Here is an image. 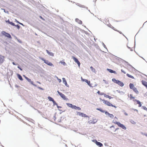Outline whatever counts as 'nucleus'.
Listing matches in <instances>:
<instances>
[{
  "label": "nucleus",
  "mask_w": 147,
  "mask_h": 147,
  "mask_svg": "<svg viewBox=\"0 0 147 147\" xmlns=\"http://www.w3.org/2000/svg\"><path fill=\"white\" fill-rule=\"evenodd\" d=\"M96 109V110L99 111L101 113H105V115H108V116L110 117L111 118L113 119L114 117V116L113 114L109 113L107 111L103 110L101 108H97Z\"/></svg>",
  "instance_id": "1"
},
{
  "label": "nucleus",
  "mask_w": 147,
  "mask_h": 147,
  "mask_svg": "<svg viewBox=\"0 0 147 147\" xmlns=\"http://www.w3.org/2000/svg\"><path fill=\"white\" fill-rule=\"evenodd\" d=\"M112 81L114 83L118 84L119 86L122 87H123L124 85L123 82L118 80H116L115 78H112Z\"/></svg>",
  "instance_id": "2"
},
{
  "label": "nucleus",
  "mask_w": 147,
  "mask_h": 147,
  "mask_svg": "<svg viewBox=\"0 0 147 147\" xmlns=\"http://www.w3.org/2000/svg\"><path fill=\"white\" fill-rule=\"evenodd\" d=\"M112 122L115 124L117 125L119 127L121 128L122 129L124 130H126L127 129L126 127L124 125L121 123L119 121H114L113 120Z\"/></svg>",
  "instance_id": "3"
},
{
  "label": "nucleus",
  "mask_w": 147,
  "mask_h": 147,
  "mask_svg": "<svg viewBox=\"0 0 147 147\" xmlns=\"http://www.w3.org/2000/svg\"><path fill=\"white\" fill-rule=\"evenodd\" d=\"M116 57L118 58V61L119 62L121 63V62H125V63L127 64L131 68L134 69V68L127 61L124 60L119 58L118 57L116 56Z\"/></svg>",
  "instance_id": "4"
},
{
  "label": "nucleus",
  "mask_w": 147,
  "mask_h": 147,
  "mask_svg": "<svg viewBox=\"0 0 147 147\" xmlns=\"http://www.w3.org/2000/svg\"><path fill=\"white\" fill-rule=\"evenodd\" d=\"M1 34L2 36H4L9 39H11L12 37L11 35L9 33L5 31H3L1 32Z\"/></svg>",
  "instance_id": "5"
},
{
  "label": "nucleus",
  "mask_w": 147,
  "mask_h": 147,
  "mask_svg": "<svg viewBox=\"0 0 147 147\" xmlns=\"http://www.w3.org/2000/svg\"><path fill=\"white\" fill-rule=\"evenodd\" d=\"M57 92L59 95L64 100H68V99L66 97L65 95L62 93L59 92V91L57 90Z\"/></svg>",
  "instance_id": "6"
},
{
  "label": "nucleus",
  "mask_w": 147,
  "mask_h": 147,
  "mask_svg": "<svg viewBox=\"0 0 147 147\" xmlns=\"http://www.w3.org/2000/svg\"><path fill=\"white\" fill-rule=\"evenodd\" d=\"M76 113L77 115H78L79 116H81L82 117H88V118H89V116L83 113L76 111Z\"/></svg>",
  "instance_id": "7"
},
{
  "label": "nucleus",
  "mask_w": 147,
  "mask_h": 147,
  "mask_svg": "<svg viewBox=\"0 0 147 147\" xmlns=\"http://www.w3.org/2000/svg\"><path fill=\"white\" fill-rule=\"evenodd\" d=\"M72 58L75 62L78 64V67H80V63L78 60V59L74 56L72 57Z\"/></svg>",
  "instance_id": "8"
},
{
  "label": "nucleus",
  "mask_w": 147,
  "mask_h": 147,
  "mask_svg": "<svg viewBox=\"0 0 147 147\" xmlns=\"http://www.w3.org/2000/svg\"><path fill=\"white\" fill-rule=\"evenodd\" d=\"M70 2H71L72 3H75L78 6L80 7L83 8H86L87 10H88V8L87 7L85 6V5H82L79 3H76L72 1H70Z\"/></svg>",
  "instance_id": "9"
},
{
  "label": "nucleus",
  "mask_w": 147,
  "mask_h": 147,
  "mask_svg": "<svg viewBox=\"0 0 147 147\" xmlns=\"http://www.w3.org/2000/svg\"><path fill=\"white\" fill-rule=\"evenodd\" d=\"M92 120H90L88 121V123L89 124H94L96 123L97 121V120L96 119H94V118H92Z\"/></svg>",
  "instance_id": "10"
},
{
  "label": "nucleus",
  "mask_w": 147,
  "mask_h": 147,
  "mask_svg": "<svg viewBox=\"0 0 147 147\" xmlns=\"http://www.w3.org/2000/svg\"><path fill=\"white\" fill-rule=\"evenodd\" d=\"M5 61V57L1 55H0V64H3Z\"/></svg>",
  "instance_id": "11"
},
{
  "label": "nucleus",
  "mask_w": 147,
  "mask_h": 147,
  "mask_svg": "<svg viewBox=\"0 0 147 147\" xmlns=\"http://www.w3.org/2000/svg\"><path fill=\"white\" fill-rule=\"evenodd\" d=\"M44 63L48 65L51 67H54V65L51 62L49 61L48 60H46Z\"/></svg>",
  "instance_id": "12"
},
{
  "label": "nucleus",
  "mask_w": 147,
  "mask_h": 147,
  "mask_svg": "<svg viewBox=\"0 0 147 147\" xmlns=\"http://www.w3.org/2000/svg\"><path fill=\"white\" fill-rule=\"evenodd\" d=\"M63 80V82L65 85L67 87H69V86L67 84L66 80L64 78H62Z\"/></svg>",
  "instance_id": "13"
},
{
  "label": "nucleus",
  "mask_w": 147,
  "mask_h": 147,
  "mask_svg": "<svg viewBox=\"0 0 147 147\" xmlns=\"http://www.w3.org/2000/svg\"><path fill=\"white\" fill-rule=\"evenodd\" d=\"M107 70L111 73H113L116 74H117V73L115 71L111 69L107 68Z\"/></svg>",
  "instance_id": "14"
},
{
  "label": "nucleus",
  "mask_w": 147,
  "mask_h": 147,
  "mask_svg": "<svg viewBox=\"0 0 147 147\" xmlns=\"http://www.w3.org/2000/svg\"><path fill=\"white\" fill-rule=\"evenodd\" d=\"M81 80L82 82H84L86 83L88 85H89L90 84V81L89 80H88L85 79H83L82 78V77H81Z\"/></svg>",
  "instance_id": "15"
},
{
  "label": "nucleus",
  "mask_w": 147,
  "mask_h": 147,
  "mask_svg": "<svg viewBox=\"0 0 147 147\" xmlns=\"http://www.w3.org/2000/svg\"><path fill=\"white\" fill-rule=\"evenodd\" d=\"M103 103L105 105L109 106H111V104L109 101L107 100H104Z\"/></svg>",
  "instance_id": "16"
},
{
  "label": "nucleus",
  "mask_w": 147,
  "mask_h": 147,
  "mask_svg": "<svg viewBox=\"0 0 147 147\" xmlns=\"http://www.w3.org/2000/svg\"><path fill=\"white\" fill-rule=\"evenodd\" d=\"M46 51L47 53L49 56L52 57H53L54 56V54L52 52H50L48 50H46Z\"/></svg>",
  "instance_id": "17"
},
{
  "label": "nucleus",
  "mask_w": 147,
  "mask_h": 147,
  "mask_svg": "<svg viewBox=\"0 0 147 147\" xmlns=\"http://www.w3.org/2000/svg\"><path fill=\"white\" fill-rule=\"evenodd\" d=\"M141 82L142 84L146 87V88L147 89V82L142 80V81Z\"/></svg>",
  "instance_id": "18"
},
{
  "label": "nucleus",
  "mask_w": 147,
  "mask_h": 147,
  "mask_svg": "<svg viewBox=\"0 0 147 147\" xmlns=\"http://www.w3.org/2000/svg\"><path fill=\"white\" fill-rule=\"evenodd\" d=\"M31 84L33 85L35 87H37V85L34 84V82L32 81L31 79H29V80L27 81Z\"/></svg>",
  "instance_id": "19"
},
{
  "label": "nucleus",
  "mask_w": 147,
  "mask_h": 147,
  "mask_svg": "<svg viewBox=\"0 0 147 147\" xmlns=\"http://www.w3.org/2000/svg\"><path fill=\"white\" fill-rule=\"evenodd\" d=\"M16 75L18 78L19 79V80L21 81H23V79L22 78V77L20 74L18 73H17Z\"/></svg>",
  "instance_id": "20"
},
{
  "label": "nucleus",
  "mask_w": 147,
  "mask_h": 147,
  "mask_svg": "<svg viewBox=\"0 0 147 147\" xmlns=\"http://www.w3.org/2000/svg\"><path fill=\"white\" fill-rule=\"evenodd\" d=\"M75 21L80 24H82V21L81 20H79L78 18H76L75 19Z\"/></svg>",
  "instance_id": "21"
},
{
  "label": "nucleus",
  "mask_w": 147,
  "mask_h": 147,
  "mask_svg": "<svg viewBox=\"0 0 147 147\" xmlns=\"http://www.w3.org/2000/svg\"><path fill=\"white\" fill-rule=\"evenodd\" d=\"M129 88L130 89L132 90L135 87L133 83H130L129 84Z\"/></svg>",
  "instance_id": "22"
},
{
  "label": "nucleus",
  "mask_w": 147,
  "mask_h": 147,
  "mask_svg": "<svg viewBox=\"0 0 147 147\" xmlns=\"http://www.w3.org/2000/svg\"><path fill=\"white\" fill-rule=\"evenodd\" d=\"M104 96L105 97L108 98L110 99L111 98H113V97H111V96H110L109 95H107L105 94H104Z\"/></svg>",
  "instance_id": "23"
},
{
  "label": "nucleus",
  "mask_w": 147,
  "mask_h": 147,
  "mask_svg": "<svg viewBox=\"0 0 147 147\" xmlns=\"http://www.w3.org/2000/svg\"><path fill=\"white\" fill-rule=\"evenodd\" d=\"M126 76H127L129 78H131L133 79H135V78L133 76H131V75L128 73H127L126 74Z\"/></svg>",
  "instance_id": "24"
},
{
  "label": "nucleus",
  "mask_w": 147,
  "mask_h": 147,
  "mask_svg": "<svg viewBox=\"0 0 147 147\" xmlns=\"http://www.w3.org/2000/svg\"><path fill=\"white\" fill-rule=\"evenodd\" d=\"M132 90L134 91L135 92L136 94H138L139 93V91L137 90L136 88L135 87H134V88H133Z\"/></svg>",
  "instance_id": "25"
},
{
  "label": "nucleus",
  "mask_w": 147,
  "mask_h": 147,
  "mask_svg": "<svg viewBox=\"0 0 147 147\" xmlns=\"http://www.w3.org/2000/svg\"><path fill=\"white\" fill-rule=\"evenodd\" d=\"M47 98L49 101H52V102L53 100H54L52 97L50 96H48Z\"/></svg>",
  "instance_id": "26"
},
{
  "label": "nucleus",
  "mask_w": 147,
  "mask_h": 147,
  "mask_svg": "<svg viewBox=\"0 0 147 147\" xmlns=\"http://www.w3.org/2000/svg\"><path fill=\"white\" fill-rule=\"evenodd\" d=\"M59 63H61L64 66L67 65V64H66V63L63 60L60 61L59 62Z\"/></svg>",
  "instance_id": "27"
},
{
  "label": "nucleus",
  "mask_w": 147,
  "mask_h": 147,
  "mask_svg": "<svg viewBox=\"0 0 147 147\" xmlns=\"http://www.w3.org/2000/svg\"><path fill=\"white\" fill-rule=\"evenodd\" d=\"M96 93H97L98 95H103L105 94L103 92H101L99 90H98L97 92Z\"/></svg>",
  "instance_id": "28"
},
{
  "label": "nucleus",
  "mask_w": 147,
  "mask_h": 147,
  "mask_svg": "<svg viewBox=\"0 0 147 147\" xmlns=\"http://www.w3.org/2000/svg\"><path fill=\"white\" fill-rule=\"evenodd\" d=\"M66 104L70 108H71L72 107V106L73 105L71 104V103H66Z\"/></svg>",
  "instance_id": "29"
},
{
  "label": "nucleus",
  "mask_w": 147,
  "mask_h": 147,
  "mask_svg": "<svg viewBox=\"0 0 147 147\" xmlns=\"http://www.w3.org/2000/svg\"><path fill=\"white\" fill-rule=\"evenodd\" d=\"M116 91L118 93H120L121 95H124L125 94V92L123 91H121L120 90H117Z\"/></svg>",
  "instance_id": "30"
},
{
  "label": "nucleus",
  "mask_w": 147,
  "mask_h": 147,
  "mask_svg": "<svg viewBox=\"0 0 147 147\" xmlns=\"http://www.w3.org/2000/svg\"><path fill=\"white\" fill-rule=\"evenodd\" d=\"M90 69L92 71L94 72H96L95 69L93 68V67L92 66H91L90 67Z\"/></svg>",
  "instance_id": "31"
},
{
  "label": "nucleus",
  "mask_w": 147,
  "mask_h": 147,
  "mask_svg": "<svg viewBox=\"0 0 147 147\" xmlns=\"http://www.w3.org/2000/svg\"><path fill=\"white\" fill-rule=\"evenodd\" d=\"M129 98H130V100H131L132 99H135V97H134V96H132V95L131 94H130V97H129Z\"/></svg>",
  "instance_id": "32"
},
{
  "label": "nucleus",
  "mask_w": 147,
  "mask_h": 147,
  "mask_svg": "<svg viewBox=\"0 0 147 147\" xmlns=\"http://www.w3.org/2000/svg\"><path fill=\"white\" fill-rule=\"evenodd\" d=\"M56 106H57V108L58 109V110L59 111H62V110L59 109V108H62L61 106H59L58 104Z\"/></svg>",
  "instance_id": "33"
},
{
  "label": "nucleus",
  "mask_w": 147,
  "mask_h": 147,
  "mask_svg": "<svg viewBox=\"0 0 147 147\" xmlns=\"http://www.w3.org/2000/svg\"><path fill=\"white\" fill-rule=\"evenodd\" d=\"M130 122L131 123L133 124H136V122L132 119H130Z\"/></svg>",
  "instance_id": "34"
},
{
  "label": "nucleus",
  "mask_w": 147,
  "mask_h": 147,
  "mask_svg": "<svg viewBox=\"0 0 147 147\" xmlns=\"http://www.w3.org/2000/svg\"><path fill=\"white\" fill-rule=\"evenodd\" d=\"M14 26H15L17 28V29L18 30L20 29V26L19 24H15V25H14Z\"/></svg>",
  "instance_id": "35"
},
{
  "label": "nucleus",
  "mask_w": 147,
  "mask_h": 147,
  "mask_svg": "<svg viewBox=\"0 0 147 147\" xmlns=\"http://www.w3.org/2000/svg\"><path fill=\"white\" fill-rule=\"evenodd\" d=\"M141 108L147 111V108L146 107L143 106Z\"/></svg>",
  "instance_id": "36"
},
{
  "label": "nucleus",
  "mask_w": 147,
  "mask_h": 147,
  "mask_svg": "<svg viewBox=\"0 0 147 147\" xmlns=\"http://www.w3.org/2000/svg\"><path fill=\"white\" fill-rule=\"evenodd\" d=\"M16 39L17 40V41L20 43H22V40L19 39L17 37H16Z\"/></svg>",
  "instance_id": "37"
},
{
  "label": "nucleus",
  "mask_w": 147,
  "mask_h": 147,
  "mask_svg": "<svg viewBox=\"0 0 147 147\" xmlns=\"http://www.w3.org/2000/svg\"><path fill=\"white\" fill-rule=\"evenodd\" d=\"M1 9L3 10L4 11V12L5 13H7V14H9V11L7 10H6L5 9H4V8H1Z\"/></svg>",
  "instance_id": "38"
},
{
  "label": "nucleus",
  "mask_w": 147,
  "mask_h": 147,
  "mask_svg": "<svg viewBox=\"0 0 147 147\" xmlns=\"http://www.w3.org/2000/svg\"><path fill=\"white\" fill-rule=\"evenodd\" d=\"M39 59L41 60L42 61H43L44 62L45 60H46L44 58L41 57H39Z\"/></svg>",
  "instance_id": "39"
},
{
  "label": "nucleus",
  "mask_w": 147,
  "mask_h": 147,
  "mask_svg": "<svg viewBox=\"0 0 147 147\" xmlns=\"http://www.w3.org/2000/svg\"><path fill=\"white\" fill-rule=\"evenodd\" d=\"M52 102H53V106H55V105L57 106V104H58L56 102H55V101L54 100H53L52 101Z\"/></svg>",
  "instance_id": "40"
},
{
  "label": "nucleus",
  "mask_w": 147,
  "mask_h": 147,
  "mask_svg": "<svg viewBox=\"0 0 147 147\" xmlns=\"http://www.w3.org/2000/svg\"><path fill=\"white\" fill-rule=\"evenodd\" d=\"M122 112L124 113V114L126 116H127L128 114L126 113L125 112V110H123L122 111Z\"/></svg>",
  "instance_id": "41"
},
{
  "label": "nucleus",
  "mask_w": 147,
  "mask_h": 147,
  "mask_svg": "<svg viewBox=\"0 0 147 147\" xmlns=\"http://www.w3.org/2000/svg\"><path fill=\"white\" fill-rule=\"evenodd\" d=\"M17 67L20 71H22L23 69H22V68H21V67L20 65H18V66Z\"/></svg>",
  "instance_id": "42"
},
{
  "label": "nucleus",
  "mask_w": 147,
  "mask_h": 147,
  "mask_svg": "<svg viewBox=\"0 0 147 147\" xmlns=\"http://www.w3.org/2000/svg\"><path fill=\"white\" fill-rule=\"evenodd\" d=\"M102 44L103 47H104L107 50V51H108V50L107 49V48L106 47V46L105 45V44H104V43L103 42H102Z\"/></svg>",
  "instance_id": "43"
},
{
  "label": "nucleus",
  "mask_w": 147,
  "mask_h": 147,
  "mask_svg": "<svg viewBox=\"0 0 147 147\" xmlns=\"http://www.w3.org/2000/svg\"><path fill=\"white\" fill-rule=\"evenodd\" d=\"M9 24L13 26H14V25H15V24L12 22H10Z\"/></svg>",
  "instance_id": "44"
},
{
  "label": "nucleus",
  "mask_w": 147,
  "mask_h": 147,
  "mask_svg": "<svg viewBox=\"0 0 147 147\" xmlns=\"http://www.w3.org/2000/svg\"><path fill=\"white\" fill-rule=\"evenodd\" d=\"M38 89H39L40 90H44V89H43V88L40 87H39V86H37V87H36Z\"/></svg>",
  "instance_id": "45"
},
{
  "label": "nucleus",
  "mask_w": 147,
  "mask_h": 147,
  "mask_svg": "<svg viewBox=\"0 0 147 147\" xmlns=\"http://www.w3.org/2000/svg\"><path fill=\"white\" fill-rule=\"evenodd\" d=\"M75 109L80 110L81 109V108L79 107L76 106Z\"/></svg>",
  "instance_id": "46"
},
{
  "label": "nucleus",
  "mask_w": 147,
  "mask_h": 147,
  "mask_svg": "<svg viewBox=\"0 0 147 147\" xmlns=\"http://www.w3.org/2000/svg\"><path fill=\"white\" fill-rule=\"evenodd\" d=\"M103 81L105 84H109L108 82L106 80L103 79Z\"/></svg>",
  "instance_id": "47"
},
{
  "label": "nucleus",
  "mask_w": 147,
  "mask_h": 147,
  "mask_svg": "<svg viewBox=\"0 0 147 147\" xmlns=\"http://www.w3.org/2000/svg\"><path fill=\"white\" fill-rule=\"evenodd\" d=\"M39 17L43 21H45V20L44 18H43V17L41 16H39Z\"/></svg>",
  "instance_id": "48"
},
{
  "label": "nucleus",
  "mask_w": 147,
  "mask_h": 147,
  "mask_svg": "<svg viewBox=\"0 0 147 147\" xmlns=\"http://www.w3.org/2000/svg\"><path fill=\"white\" fill-rule=\"evenodd\" d=\"M76 105H72L71 108L72 109H75L76 108Z\"/></svg>",
  "instance_id": "49"
},
{
  "label": "nucleus",
  "mask_w": 147,
  "mask_h": 147,
  "mask_svg": "<svg viewBox=\"0 0 147 147\" xmlns=\"http://www.w3.org/2000/svg\"><path fill=\"white\" fill-rule=\"evenodd\" d=\"M56 113H55L54 114V116H53V118H54V120L55 121L56 119Z\"/></svg>",
  "instance_id": "50"
},
{
  "label": "nucleus",
  "mask_w": 147,
  "mask_h": 147,
  "mask_svg": "<svg viewBox=\"0 0 147 147\" xmlns=\"http://www.w3.org/2000/svg\"><path fill=\"white\" fill-rule=\"evenodd\" d=\"M110 107H114L115 108H117V107L115 105H114L113 104H111Z\"/></svg>",
  "instance_id": "51"
},
{
  "label": "nucleus",
  "mask_w": 147,
  "mask_h": 147,
  "mask_svg": "<svg viewBox=\"0 0 147 147\" xmlns=\"http://www.w3.org/2000/svg\"><path fill=\"white\" fill-rule=\"evenodd\" d=\"M5 22L7 24H9L10 21L8 19V20H5Z\"/></svg>",
  "instance_id": "52"
},
{
  "label": "nucleus",
  "mask_w": 147,
  "mask_h": 147,
  "mask_svg": "<svg viewBox=\"0 0 147 147\" xmlns=\"http://www.w3.org/2000/svg\"><path fill=\"white\" fill-rule=\"evenodd\" d=\"M12 64L13 65H18V63H15V62H12Z\"/></svg>",
  "instance_id": "53"
},
{
  "label": "nucleus",
  "mask_w": 147,
  "mask_h": 147,
  "mask_svg": "<svg viewBox=\"0 0 147 147\" xmlns=\"http://www.w3.org/2000/svg\"><path fill=\"white\" fill-rule=\"evenodd\" d=\"M109 27H110L113 30H114L115 29V28L114 27H113V26H112L111 25H110V26H109Z\"/></svg>",
  "instance_id": "54"
},
{
  "label": "nucleus",
  "mask_w": 147,
  "mask_h": 147,
  "mask_svg": "<svg viewBox=\"0 0 147 147\" xmlns=\"http://www.w3.org/2000/svg\"><path fill=\"white\" fill-rule=\"evenodd\" d=\"M121 72L123 73L124 74H125L126 73V72H125L124 70H123L122 69H121Z\"/></svg>",
  "instance_id": "55"
},
{
  "label": "nucleus",
  "mask_w": 147,
  "mask_h": 147,
  "mask_svg": "<svg viewBox=\"0 0 147 147\" xmlns=\"http://www.w3.org/2000/svg\"><path fill=\"white\" fill-rule=\"evenodd\" d=\"M131 109L134 110L135 111H136L137 113L138 112V110L137 109H135L134 108H132Z\"/></svg>",
  "instance_id": "56"
},
{
  "label": "nucleus",
  "mask_w": 147,
  "mask_h": 147,
  "mask_svg": "<svg viewBox=\"0 0 147 147\" xmlns=\"http://www.w3.org/2000/svg\"><path fill=\"white\" fill-rule=\"evenodd\" d=\"M118 32L120 34H122L124 36H125L124 35V34L120 31L118 30Z\"/></svg>",
  "instance_id": "57"
},
{
  "label": "nucleus",
  "mask_w": 147,
  "mask_h": 147,
  "mask_svg": "<svg viewBox=\"0 0 147 147\" xmlns=\"http://www.w3.org/2000/svg\"><path fill=\"white\" fill-rule=\"evenodd\" d=\"M142 103H141V102H140L139 104H138V107H142Z\"/></svg>",
  "instance_id": "58"
},
{
  "label": "nucleus",
  "mask_w": 147,
  "mask_h": 147,
  "mask_svg": "<svg viewBox=\"0 0 147 147\" xmlns=\"http://www.w3.org/2000/svg\"><path fill=\"white\" fill-rule=\"evenodd\" d=\"M59 82V83H61V80L60 79H59V78H58L57 80Z\"/></svg>",
  "instance_id": "59"
},
{
  "label": "nucleus",
  "mask_w": 147,
  "mask_h": 147,
  "mask_svg": "<svg viewBox=\"0 0 147 147\" xmlns=\"http://www.w3.org/2000/svg\"><path fill=\"white\" fill-rule=\"evenodd\" d=\"M92 84L90 83V84H89V85H88L89 86H90V87L93 88V86H92Z\"/></svg>",
  "instance_id": "60"
},
{
  "label": "nucleus",
  "mask_w": 147,
  "mask_h": 147,
  "mask_svg": "<svg viewBox=\"0 0 147 147\" xmlns=\"http://www.w3.org/2000/svg\"><path fill=\"white\" fill-rule=\"evenodd\" d=\"M140 102H141L139 100H137L136 101L137 104H139Z\"/></svg>",
  "instance_id": "61"
},
{
  "label": "nucleus",
  "mask_w": 147,
  "mask_h": 147,
  "mask_svg": "<svg viewBox=\"0 0 147 147\" xmlns=\"http://www.w3.org/2000/svg\"><path fill=\"white\" fill-rule=\"evenodd\" d=\"M99 99L100 100H101V101H103V102H104V100H105L104 99H102L101 98H100Z\"/></svg>",
  "instance_id": "62"
},
{
  "label": "nucleus",
  "mask_w": 147,
  "mask_h": 147,
  "mask_svg": "<svg viewBox=\"0 0 147 147\" xmlns=\"http://www.w3.org/2000/svg\"><path fill=\"white\" fill-rule=\"evenodd\" d=\"M61 119H58V122L59 123H61Z\"/></svg>",
  "instance_id": "63"
},
{
  "label": "nucleus",
  "mask_w": 147,
  "mask_h": 147,
  "mask_svg": "<svg viewBox=\"0 0 147 147\" xmlns=\"http://www.w3.org/2000/svg\"><path fill=\"white\" fill-rule=\"evenodd\" d=\"M25 78L27 81H28L29 80V79H30V78H28V77H27L26 76V77Z\"/></svg>",
  "instance_id": "64"
}]
</instances>
